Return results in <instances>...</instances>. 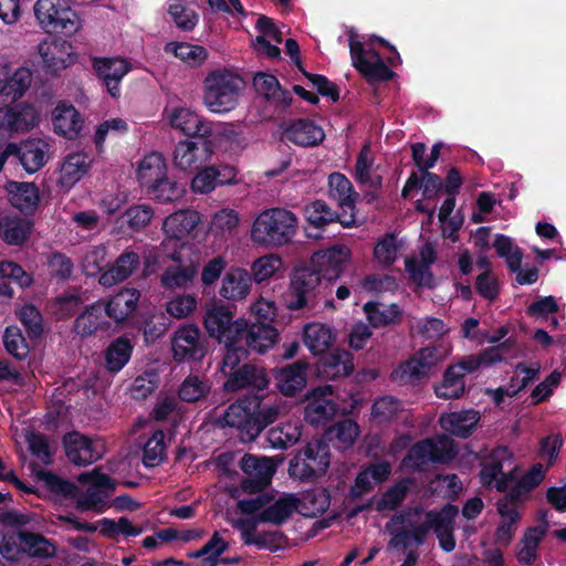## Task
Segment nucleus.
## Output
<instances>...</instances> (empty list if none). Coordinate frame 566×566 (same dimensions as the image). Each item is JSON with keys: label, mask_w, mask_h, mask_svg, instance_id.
<instances>
[{"label": "nucleus", "mask_w": 566, "mask_h": 566, "mask_svg": "<svg viewBox=\"0 0 566 566\" xmlns=\"http://www.w3.org/2000/svg\"><path fill=\"white\" fill-rule=\"evenodd\" d=\"M147 193L159 203L172 202L185 193L184 185L171 180L166 175L161 180L148 188Z\"/></svg>", "instance_id": "052dcab7"}, {"label": "nucleus", "mask_w": 566, "mask_h": 566, "mask_svg": "<svg viewBox=\"0 0 566 566\" xmlns=\"http://www.w3.org/2000/svg\"><path fill=\"white\" fill-rule=\"evenodd\" d=\"M10 205L23 216H34L40 205V190L34 182L9 180L6 186Z\"/></svg>", "instance_id": "a878e982"}, {"label": "nucleus", "mask_w": 566, "mask_h": 566, "mask_svg": "<svg viewBox=\"0 0 566 566\" xmlns=\"http://www.w3.org/2000/svg\"><path fill=\"white\" fill-rule=\"evenodd\" d=\"M335 335L332 328L322 323H308L303 328V342L314 355H324L332 347Z\"/></svg>", "instance_id": "79ce46f5"}, {"label": "nucleus", "mask_w": 566, "mask_h": 566, "mask_svg": "<svg viewBox=\"0 0 566 566\" xmlns=\"http://www.w3.org/2000/svg\"><path fill=\"white\" fill-rule=\"evenodd\" d=\"M493 247L497 255L505 259V262L512 272H516L520 269L523 252L510 237L497 234L494 239Z\"/></svg>", "instance_id": "680f3d73"}, {"label": "nucleus", "mask_w": 566, "mask_h": 566, "mask_svg": "<svg viewBox=\"0 0 566 566\" xmlns=\"http://www.w3.org/2000/svg\"><path fill=\"white\" fill-rule=\"evenodd\" d=\"M545 474L544 465L536 463L523 476L517 478L510 450L506 447H499L482 463L480 478L486 488L500 492L509 491L504 499H510L524 507L530 492L541 484Z\"/></svg>", "instance_id": "f257e3e1"}, {"label": "nucleus", "mask_w": 566, "mask_h": 566, "mask_svg": "<svg viewBox=\"0 0 566 566\" xmlns=\"http://www.w3.org/2000/svg\"><path fill=\"white\" fill-rule=\"evenodd\" d=\"M308 364L298 359L282 367L271 370L275 387L284 397H295L301 394L307 385Z\"/></svg>", "instance_id": "b1692460"}, {"label": "nucleus", "mask_w": 566, "mask_h": 566, "mask_svg": "<svg viewBox=\"0 0 566 566\" xmlns=\"http://www.w3.org/2000/svg\"><path fill=\"white\" fill-rule=\"evenodd\" d=\"M244 80L228 69L212 70L203 80V104L212 113L227 114L239 104Z\"/></svg>", "instance_id": "39448f33"}, {"label": "nucleus", "mask_w": 566, "mask_h": 566, "mask_svg": "<svg viewBox=\"0 0 566 566\" xmlns=\"http://www.w3.org/2000/svg\"><path fill=\"white\" fill-rule=\"evenodd\" d=\"M32 73L28 67H19L13 73L7 67L4 102H15L28 91Z\"/></svg>", "instance_id": "5fc2aeb1"}, {"label": "nucleus", "mask_w": 566, "mask_h": 566, "mask_svg": "<svg viewBox=\"0 0 566 566\" xmlns=\"http://www.w3.org/2000/svg\"><path fill=\"white\" fill-rule=\"evenodd\" d=\"M298 499L293 494L279 497L272 504H268L262 512L259 513L256 520L263 523H272L274 525L284 524L297 509Z\"/></svg>", "instance_id": "49530a36"}, {"label": "nucleus", "mask_w": 566, "mask_h": 566, "mask_svg": "<svg viewBox=\"0 0 566 566\" xmlns=\"http://www.w3.org/2000/svg\"><path fill=\"white\" fill-rule=\"evenodd\" d=\"M465 390L463 373H458V367L449 366L444 371L442 381L436 386L437 397L442 399L460 398Z\"/></svg>", "instance_id": "6e6d98bb"}, {"label": "nucleus", "mask_w": 566, "mask_h": 566, "mask_svg": "<svg viewBox=\"0 0 566 566\" xmlns=\"http://www.w3.org/2000/svg\"><path fill=\"white\" fill-rule=\"evenodd\" d=\"M523 506L510 499H501L497 502V512L501 522L495 531V541L501 545H509L517 528V522L522 516Z\"/></svg>", "instance_id": "4c0bfd02"}, {"label": "nucleus", "mask_w": 566, "mask_h": 566, "mask_svg": "<svg viewBox=\"0 0 566 566\" xmlns=\"http://www.w3.org/2000/svg\"><path fill=\"white\" fill-rule=\"evenodd\" d=\"M171 258L177 264L169 265L165 269L160 275V285L166 290H185L192 285L198 274L197 264L193 262L181 264V259L176 252Z\"/></svg>", "instance_id": "e433bc0d"}, {"label": "nucleus", "mask_w": 566, "mask_h": 566, "mask_svg": "<svg viewBox=\"0 0 566 566\" xmlns=\"http://www.w3.org/2000/svg\"><path fill=\"white\" fill-rule=\"evenodd\" d=\"M154 217V210L148 205H133L122 213L116 223L127 226L132 232H138L147 227Z\"/></svg>", "instance_id": "4d7b16f0"}, {"label": "nucleus", "mask_w": 566, "mask_h": 566, "mask_svg": "<svg viewBox=\"0 0 566 566\" xmlns=\"http://www.w3.org/2000/svg\"><path fill=\"white\" fill-rule=\"evenodd\" d=\"M166 458L165 432L161 429L154 431L143 449V464L146 468H155Z\"/></svg>", "instance_id": "13d9d810"}, {"label": "nucleus", "mask_w": 566, "mask_h": 566, "mask_svg": "<svg viewBox=\"0 0 566 566\" xmlns=\"http://www.w3.org/2000/svg\"><path fill=\"white\" fill-rule=\"evenodd\" d=\"M303 211L307 223L317 230H324L332 223H339L343 228L357 226L355 212H347V210L338 212L333 210L327 202L322 199L307 202Z\"/></svg>", "instance_id": "4be33fe9"}, {"label": "nucleus", "mask_w": 566, "mask_h": 566, "mask_svg": "<svg viewBox=\"0 0 566 566\" xmlns=\"http://www.w3.org/2000/svg\"><path fill=\"white\" fill-rule=\"evenodd\" d=\"M324 138V129L308 118L291 119L284 124L282 132V139L301 147H315Z\"/></svg>", "instance_id": "393cba45"}, {"label": "nucleus", "mask_w": 566, "mask_h": 566, "mask_svg": "<svg viewBox=\"0 0 566 566\" xmlns=\"http://www.w3.org/2000/svg\"><path fill=\"white\" fill-rule=\"evenodd\" d=\"M50 145L42 138H28L20 144L10 143L4 154L12 155L28 174L39 171L48 161Z\"/></svg>", "instance_id": "412c9836"}, {"label": "nucleus", "mask_w": 566, "mask_h": 566, "mask_svg": "<svg viewBox=\"0 0 566 566\" xmlns=\"http://www.w3.org/2000/svg\"><path fill=\"white\" fill-rule=\"evenodd\" d=\"M19 537L32 557L48 558L56 553V546L41 534L24 531L20 532Z\"/></svg>", "instance_id": "bf43d9fd"}, {"label": "nucleus", "mask_w": 566, "mask_h": 566, "mask_svg": "<svg viewBox=\"0 0 566 566\" xmlns=\"http://www.w3.org/2000/svg\"><path fill=\"white\" fill-rule=\"evenodd\" d=\"M167 175V165L164 156L159 153L146 155L139 163L137 179L144 189H148Z\"/></svg>", "instance_id": "a18cd8bd"}, {"label": "nucleus", "mask_w": 566, "mask_h": 566, "mask_svg": "<svg viewBox=\"0 0 566 566\" xmlns=\"http://www.w3.org/2000/svg\"><path fill=\"white\" fill-rule=\"evenodd\" d=\"M93 70L102 81L112 97H119V84L132 70V63L123 57L95 56L92 60Z\"/></svg>", "instance_id": "5701e85b"}, {"label": "nucleus", "mask_w": 566, "mask_h": 566, "mask_svg": "<svg viewBox=\"0 0 566 566\" xmlns=\"http://www.w3.org/2000/svg\"><path fill=\"white\" fill-rule=\"evenodd\" d=\"M2 340L8 354L15 359L24 360L29 356V345L19 327L8 326L4 331Z\"/></svg>", "instance_id": "338daca9"}, {"label": "nucleus", "mask_w": 566, "mask_h": 566, "mask_svg": "<svg viewBox=\"0 0 566 566\" xmlns=\"http://www.w3.org/2000/svg\"><path fill=\"white\" fill-rule=\"evenodd\" d=\"M62 444L67 460L74 465L86 467L101 458L93 446L92 439L78 431L65 433L62 438Z\"/></svg>", "instance_id": "bb28decb"}, {"label": "nucleus", "mask_w": 566, "mask_h": 566, "mask_svg": "<svg viewBox=\"0 0 566 566\" xmlns=\"http://www.w3.org/2000/svg\"><path fill=\"white\" fill-rule=\"evenodd\" d=\"M328 196L337 201L339 208L347 212L356 213V203L359 193L355 191L350 180L340 172L328 176Z\"/></svg>", "instance_id": "ea45409f"}, {"label": "nucleus", "mask_w": 566, "mask_h": 566, "mask_svg": "<svg viewBox=\"0 0 566 566\" xmlns=\"http://www.w3.org/2000/svg\"><path fill=\"white\" fill-rule=\"evenodd\" d=\"M503 347H492L483 350L478 355H468L462 357V359L452 367H458V373H463V377L465 374H472L481 368L490 367L496 363L503 360L502 354Z\"/></svg>", "instance_id": "603ef678"}, {"label": "nucleus", "mask_w": 566, "mask_h": 566, "mask_svg": "<svg viewBox=\"0 0 566 566\" xmlns=\"http://www.w3.org/2000/svg\"><path fill=\"white\" fill-rule=\"evenodd\" d=\"M140 298V292L135 287H124L115 293L107 302L103 301L108 318L122 323L133 314Z\"/></svg>", "instance_id": "473e14b6"}, {"label": "nucleus", "mask_w": 566, "mask_h": 566, "mask_svg": "<svg viewBox=\"0 0 566 566\" xmlns=\"http://www.w3.org/2000/svg\"><path fill=\"white\" fill-rule=\"evenodd\" d=\"M455 455L453 440L448 436L427 439L415 444L403 459V465L411 469H421L430 462L446 463Z\"/></svg>", "instance_id": "f8f14e48"}, {"label": "nucleus", "mask_w": 566, "mask_h": 566, "mask_svg": "<svg viewBox=\"0 0 566 566\" xmlns=\"http://www.w3.org/2000/svg\"><path fill=\"white\" fill-rule=\"evenodd\" d=\"M140 265V256L137 252L126 250L120 253L112 266L99 275V284L113 286L127 280Z\"/></svg>", "instance_id": "f704fd0d"}, {"label": "nucleus", "mask_w": 566, "mask_h": 566, "mask_svg": "<svg viewBox=\"0 0 566 566\" xmlns=\"http://www.w3.org/2000/svg\"><path fill=\"white\" fill-rule=\"evenodd\" d=\"M479 420L480 413L472 409L443 413L439 419L443 430L461 438L470 436Z\"/></svg>", "instance_id": "37998d69"}, {"label": "nucleus", "mask_w": 566, "mask_h": 566, "mask_svg": "<svg viewBox=\"0 0 566 566\" xmlns=\"http://www.w3.org/2000/svg\"><path fill=\"white\" fill-rule=\"evenodd\" d=\"M18 316L30 338L36 339L42 337L43 318L41 312L34 305H23L19 311Z\"/></svg>", "instance_id": "774afa93"}, {"label": "nucleus", "mask_w": 566, "mask_h": 566, "mask_svg": "<svg viewBox=\"0 0 566 566\" xmlns=\"http://www.w3.org/2000/svg\"><path fill=\"white\" fill-rule=\"evenodd\" d=\"M389 479V462L371 463L363 469L349 489V499L358 500L373 491L375 485Z\"/></svg>", "instance_id": "2f4dec72"}, {"label": "nucleus", "mask_w": 566, "mask_h": 566, "mask_svg": "<svg viewBox=\"0 0 566 566\" xmlns=\"http://www.w3.org/2000/svg\"><path fill=\"white\" fill-rule=\"evenodd\" d=\"M251 312L255 316V323H247L244 327L245 346L249 353L264 354L276 344L279 338V332L272 325L276 316V307L273 302L260 298L252 304Z\"/></svg>", "instance_id": "0eeeda50"}, {"label": "nucleus", "mask_w": 566, "mask_h": 566, "mask_svg": "<svg viewBox=\"0 0 566 566\" xmlns=\"http://www.w3.org/2000/svg\"><path fill=\"white\" fill-rule=\"evenodd\" d=\"M168 13L176 27L185 32L192 31L199 22V14L182 0H175L169 6Z\"/></svg>", "instance_id": "69168bd1"}, {"label": "nucleus", "mask_w": 566, "mask_h": 566, "mask_svg": "<svg viewBox=\"0 0 566 566\" xmlns=\"http://www.w3.org/2000/svg\"><path fill=\"white\" fill-rule=\"evenodd\" d=\"M458 512L457 506L449 504L437 513L416 509L405 515L391 518V546L418 545L422 542L426 533L433 530L441 548L446 552L453 551L455 541L452 527Z\"/></svg>", "instance_id": "f03ea898"}, {"label": "nucleus", "mask_w": 566, "mask_h": 566, "mask_svg": "<svg viewBox=\"0 0 566 566\" xmlns=\"http://www.w3.org/2000/svg\"><path fill=\"white\" fill-rule=\"evenodd\" d=\"M134 346L132 340L123 335L113 339L105 349V368L112 374L120 371L129 361Z\"/></svg>", "instance_id": "de8ad7c7"}, {"label": "nucleus", "mask_w": 566, "mask_h": 566, "mask_svg": "<svg viewBox=\"0 0 566 566\" xmlns=\"http://www.w3.org/2000/svg\"><path fill=\"white\" fill-rule=\"evenodd\" d=\"M359 436V427L352 419H343L328 427L323 439L338 450L352 448Z\"/></svg>", "instance_id": "c03bdc74"}, {"label": "nucleus", "mask_w": 566, "mask_h": 566, "mask_svg": "<svg viewBox=\"0 0 566 566\" xmlns=\"http://www.w3.org/2000/svg\"><path fill=\"white\" fill-rule=\"evenodd\" d=\"M210 382L197 375H189L178 390L179 398L185 402H196L206 398L210 391Z\"/></svg>", "instance_id": "0e129e2a"}, {"label": "nucleus", "mask_w": 566, "mask_h": 566, "mask_svg": "<svg viewBox=\"0 0 566 566\" xmlns=\"http://www.w3.org/2000/svg\"><path fill=\"white\" fill-rule=\"evenodd\" d=\"M374 41L389 48V41L374 38L365 44L357 39L353 31L349 33V49L354 67L365 77L370 85L389 81V66L384 62L380 53L375 50Z\"/></svg>", "instance_id": "6e6552de"}, {"label": "nucleus", "mask_w": 566, "mask_h": 566, "mask_svg": "<svg viewBox=\"0 0 566 566\" xmlns=\"http://www.w3.org/2000/svg\"><path fill=\"white\" fill-rule=\"evenodd\" d=\"M353 370V356L345 349L326 353L317 361V373L325 379L335 380L343 378L352 374Z\"/></svg>", "instance_id": "72a5a7b5"}, {"label": "nucleus", "mask_w": 566, "mask_h": 566, "mask_svg": "<svg viewBox=\"0 0 566 566\" xmlns=\"http://www.w3.org/2000/svg\"><path fill=\"white\" fill-rule=\"evenodd\" d=\"M107 249L103 245H91L86 249L82 258V269L86 276H96L102 274L108 265L106 260Z\"/></svg>", "instance_id": "e2e57ef3"}, {"label": "nucleus", "mask_w": 566, "mask_h": 566, "mask_svg": "<svg viewBox=\"0 0 566 566\" xmlns=\"http://www.w3.org/2000/svg\"><path fill=\"white\" fill-rule=\"evenodd\" d=\"M200 221L199 213L191 209L169 214L163 223V230L169 239L180 240L190 234Z\"/></svg>", "instance_id": "a19ab883"}, {"label": "nucleus", "mask_w": 566, "mask_h": 566, "mask_svg": "<svg viewBox=\"0 0 566 566\" xmlns=\"http://www.w3.org/2000/svg\"><path fill=\"white\" fill-rule=\"evenodd\" d=\"M34 14L48 33L71 36L81 28V20L72 8L71 0H38Z\"/></svg>", "instance_id": "1a4fd4ad"}, {"label": "nucleus", "mask_w": 566, "mask_h": 566, "mask_svg": "<svg viewBox=\"0 0 566 566\" xmlns=\"http://www.w3.org/2000/svg\"><path fill=\"white\" fill-rule=\"evenodd\" d=\"M220 370L222 374L228 376L223 382V390L226 392H237L244 388H251L258 391H262L268 388L270 384V377L268 376L264 368L255 366L253 364H243L223 368V360L221 361Z\"/></svg>", "instance_id": "2eb2a0df"}, {"label": "nucleus", "mask_w": 566, "mask_h": 566, "mask_svg": "<svg viewBox=\"0 0 566 566\" xmlns=\"http://www.w3.org/2000/svg\"><path fill=\"white\" fill-rule=\"evenodd\" d=\"M171 127L181 130L190 139L208 138L212 135V123L186 107H178L169 116Z\"/></svg>", "instance_id": "c85d7f7f"}, {"label": "nucleus", "mask_w": 566, "mask_h": 566, "mask_svg": "<svg viewBox=\"0 0 566 566\" xmlns=\"http://www.w3.org/2000/svg\"><path fill=\"white\" fill-rule=\"evenodd\" d=\"M90 169V161L82 153H73L65 157L60 170V184L64 188L73 187Z\"/></svg>", "instance_id": "8fccbe9b"}, {"label": "nucleus", "mask_w": 566, "mask_h": 566, "mask_svg": "<svg viewBox=\"0 0 566 566\" xmlns=\"http://www.w3.org/2000/svg\"><path fill=\"white\" fill-rule=\"evenodd\" d=\"M352 252L345 244H335L314 252L308 264L332 286L340 277Z\"/></svg>", "instance_id": "ddd939ff"}, {"label": "nucleus", "mask_w": 566, "mask_h": 566, "mask_svg": "<svg viewBox=\"0 0 566 566\" xmlns=\"http://www.w3.org/2000/svg\"><path fill=\"white\" fill-rule=\"evenodd\" d=\"M203 325L210 337L223 345V368L238 366L249 356L245 346L244 327L247 321L233 319V312L227 305L213 304L207 308Z\"/></svg>", "instance_id": "7ed1b4c3"}, {"label": "nucleus", "mask_w": 566, "mask_h": 566, "mask_svg": "<svg viewBox=\"0 0 566 566\" xmlns=\"http://www.w3.org/2000/svg\"><path fill=\"white\" fill-rule=\"evenodd\" d=\"M251 286V274L244 269L232 266L222 277L219 294L228 301H241L249 295Z\"/></svg>", "instance_id": "c9c22d12"}, {"label": "nucleus", "mask_w": 566, "mask_h": 566, "mask_svg": "<svg viewBox=\"0 0 566 566\" xmlns=\"http://www.w3.org/2000/svg\"><path fill=\"white\" fill-rule=\"evenodd\" d=\"M171 349L176 361H200L207 353L201 332L192 324L184 325L174 333Z\"/></svg>", "instance_id": "a211bd4d"}, {"label": "nucleus", "mask_w": 566, "mask_h": 566, "mask_svg": "<svg viewBox=\"0 0 566 566\" xmlns=\"http://www.w3.org/2000/svg\"><path fill=\"white\" fill-rule=\"evenodd\" d=\"M72 45L65 40L54 39L42 41L38 45V52L42 57L46 73L57 75L59 71L66 69L73 62L70 50Z\"/></svg>", "instance_id": "cd10ccee"}, {"label": "nucleus", "mask_w": 566, "mask_h": 566, "mask_svg": "<svg viewBox=\"0 0 566 566\" xmlns=\"http://www.w3.org/2000/svg\"><path fill=\"white\" fill-rule=\"evenodd\" d=\"M213 154V143L208 138H195L179 142L174 150V164L182 170H199Z\"/></svg>", "instance_id": "f3484780"}, {"label": "nucleus", "mask_w": 566, "mask_h": 566, "mask_svg": "<svg viewBox=\"0 0 566 566\" xmlns=\"http://www.w3.org/2000/svg\"><path fill=\"white\" fill-rule=\"evenodd\" d=\"M252 402L248 399L231 403L224 411L221 420L224 426L237 428L243 442L254 441L264 430L259 419L252 412Z\"/></svg>", "instance_id": "6ab92c4d"}, {"label": "nucleus", "mask_w": 566, "mask_h": 566, "mask_svg": "<svg viewBox=\"0 0 566 566\" xmlns=\"http://www.w3.org/2000/svg\"><path fill=\"white\" fill-rule=\"evenodd\" d=\"M332 293V286L310 264L296 268L285 297L290 311H313L321 298Z\"/></svg>", "instance_id": "423d86ee"}, {"label": "nucleus", "mask_w": 566, "mask_h": 566, "mask_svg": "<svg viewBox=\"0 0 566 566\" xmlns=\"http://www.w3.org/2000/svg\"><path fill=\"white\" fill-rule=\"evenodd\" d=\"M164 51L192 67L200 66L208 59V51L205 46L188 42H168L165 44Z\"/></svg>", "instance_id": "864d4df0"}, {"label": "nucleus", "mask_w": 566, "mask_h": 566, "mask_svg": "<svg viewBox=\"0 0 566 566\" xmlns=\"http://www.w3.org/2000/svg\"><path fill=\"white\" fill-rule=\"evenodd\" d=\"M333 388L329 385L314 388L306 394L307 403L304 407V420L313 426L327 424L337 415L339 406L331 398Z\"/></svg>", "instance_id": "dca6fc26"}, {"label": "nucleus", "mask_w": 566, "mask_h": 566, "mask_svg": "<svg viewBox=\"0 0 566 566\" xmlns=\"http://www.w3.org/2000/svg\"><path fill=\"white\" fill-rule=\"evenodd\" d=\"M34 223L19 217L6 218L0 222V235L9 245H23L33 231Z\"/></svg>", "instance_id": "09e8293b"}, {"label": "nucleus", "mask_w": 566, "mask_h": 566, "mask_svg": "<svg viewBox=\"0 0 566 566\" xmlns=\"http://www.w3.org/2000/svg\"><path fill=\"white\" fill-rule=\"evenodd\" d=\"M109 328L111 323L105 306H103V301L87 305L73 324V331L82 338L92 336L98 331L106 332Z\"/></svg>", "instance_id": "c756f323"}, {"label": "nucleus", "mask_w": 566, "mask_h": 566, "mask_svg": "<svg viewBox=\"0 0 566 566\" xmlns=\"http://www.w3.org/2000/svg\"><path fill=\"white\" fill-rule=\"evenodd\" d=\"M298 230V219L285 208L263 210L253 221L251 240L259 247L281 248L291 243Z\"/></svg>", "instance_id": "20e7f679"}, {"label": "nucleus", "mask_w": 566, "mask_h": 566, "mask_svg": "<svg viewBox=\"0 0 566 566\" xmlns=\"http://www.w3.org/2000/svg\"><path fill=\"white\" fill-rule=\"evenodd\" d=\"M451 353L450 345L424 347L417 352L391 374L403 381L419 380L428 377Z\"/></svg>", "instance_id": "9b49d317"}, {"label": "nucleus", "mask_w": 566, "mask_h": 566, "mask_svg": "<svg viewBox=\"0 0 566 566\" xmlns=\"http://www.w3.org/2000/svg\"><path fill=\"white\" fill-rule=\"evenodd\" d=\"M36 118L34 107L28 103L0 107V149L9 144L14 134L30 130L36 124Z\"/></svg>", "instance_id": "4468645a"}, {"label": "nucleus", "mask_w": 566, "mask_h": 566, "mask_svg": "<svg viewBox=\"0 0 566 566\" xmlns=\"http://www.w3.org/2000/svg\"><path fill=\"white\" fill-rule=\"evenodd\" d=\"M379 167L374 166L370 157V148L364 145L355 164V180L363 191V198L367 203H374L379 199L382 176L378 172Z\"/></svg>", "instance_id": "aec40b11"}, {"label": "nucleus", "mask_w": 566, "mask_h": 566, "mask_svg": "<svg viewBox=\"0 0 566 566\" xmlns=\"http://www.w3.org/2000/svg\"><path fill=\"white\" fill-rule=\"evenodd\" d=\"M548 530V522L545 520L542 524L530 527L521 543L517 551V559L521 564L531 565L537 557V548L545 537Z\"/></svg>", "instance_id": "3c124183"}, {"label": "nucleus", "mask_w": 566, "mask_h": 566, "mask_svg": "<svg viewBox=\"0 0 566 566\" xmlns=\"http://www.w3.org/2000/svg\"><path fill=\"white\" fill-rule=\"evenodd\" d=\"M434 261L436 250L431 243H426L421 247L418 256L406 260V270L418 285L431 287L433 285V276L429 266Z\"/></svg>", "instance_id": "58836bf2"}, {"label": "nucleus", "mask_w": 566, "mask_h": 566, "mask_svg": "<svg viewBox=\"0 0 566 566\" xmlns=\"http://www.w3.org/2000/svg\"><path fill=\"white\" fill-rule=\"evenodd\" d=\"M54 133L70 140L76 139L84 125L80 112L66 102H60L53 112Z\"/></svg>", "instance_id": "7c9ffc66"}, {"label": "nucleus", "mask_w": 566, "mask_h": 566, "mask_svg": "<svg viewBox=\"0 0 566 566\" xmlns=\"http://www.w3.org/2000/svg\"><path fill=\"white\" fill-rule=\"evenodd\" d=\"M329 457V446L323 438L308 441L290 460L289 474L300 481L314 480L325 474Z\"/></svg>", "instance_id": "9d476101"}]
</instances>
